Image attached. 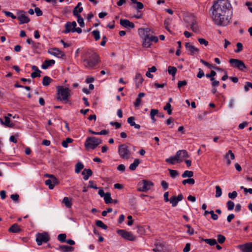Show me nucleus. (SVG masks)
<instances>
[{
	"label": "nucleus",
	"instance_id": "obj_1",
	"mask_svg": "<svg viewBox=\"0 0 252 252\" xmlns=\"http://www.w3.org/2000/svg\"><path fill=\"white\" fill-rule=\"evenodd\" d=\"M82 59L85 67L89 69H93L98 64V55L92 51L85 52L82 56Z\"/></svg>",
	"mask_w": 252,
	"mask_h": 252
},
{
	"label": "nucleus",
	"instance_id": "obj_2",
	"mask_svg": "<svg viewBox=\"0 0 252 252\" xmlns=\"http://www.w3.org/2000/svg\"><path fill=\"white\" fill-rule=\"evenodd\" d=\"M213 11L228 14L232 6L228 0H218L212 7Z\"/></svg>",
	"mask_w": 252,
	"mask_h": 252
},
{
	"label": "nucleus",
	"instance_id": "obj_3",
	"mask_svg": "<svg viewBox=\"0 0 252 252\" xmlns=\"http://www.w3.org/2000/svg\"><path fill=\"white\" fill-rule=\"evenodd\" d=\"M212 18L214 23L218 26H225L229 23L228 14L212 11Z\"/></svg>",
	"mask_w": 252,
	"mask_h": 252
},
{
	"label": "nucleus",
	"instance_id": "obj_4",
	"mask_svg": "<svg viewBox=\"0 0 252 252\" xmlns=\"http://www.w3.org/2000/svg\"><path fill=\"white\" fill-rule=\"evenodd\" d=\"M102 143L100 139L95 137H89L87 138L85 146L87 149H94L98 145Z\"/></svg>",
	"mask_w": 252,
	"mask_h": 252
},
{
	"label": "nucleus",
	"instance_id": "obj_5",
	"mask_svg": "<svg viewBox=\"0 0 252 252\" xmlns=\"http://www.w3.org/2000/svg\"><path fill=\"white\" fill-rule=\"evenodd\" d=\"M118 153L120 157L125 159H129L131 156V152L128 147L125 144L120 145L118 147Z\"/></svg>",
	"mask_w": 252,
	"mask_h": 252
},
{
	"label": "nucleus",
	"instance_id": "obj_6",
	"mask_svg": "<svg viewBox=\"0 0 252 252\" xmlns=\"http://www.w3.org/2000/svg\"><path fill=\"white\" fill-rule=\"evenodd\" d=\"M139 32H142L141 38H142V46L144 48L150 47L151 45V41L149 34L148 29H140Z\"/></svg>",
	"mask_w": 252,
	"mask_h": 252
},
{
	"label": "nucleus",
	"instance_id": "obj_7",
	"mask_svg": "<svg viewBox=\"0 0 252 252\" xmlns=\"http://www.w3.org/2000/svg\"><path fill=\"white\" fill-rule=\"evenodd\" d=\"M57 99L60 100L67 101L70 95V90L67 88L59 87L58 88Z\"/></svg>",
	"mask_w": 252,
	"mask_h": 252
},
{
	"label": "nucleus",
	"instance_id": "obj_8",
	"mask_svg": "<svg viewBox=\"0 0 252 252\" xmlns=\"http://www.w3.org/2000/svg\"><path fill=\"white\" fill-rule=\"evenodd\" d=\"M153 185V183L151 181L143 180L138 183V190L140 191L146 192L149 190Z\"/></svg>",
	"mask_w": 252,
	"mask_h": 252
},
{
	"label": "nucleus",
	"instance_id": "obj_9",
	"mask_svg": "<svg viewBox=\"0 0 252 252\" xmlns=\"http://www.w3.org/2000/svg\"><path fill=\"white\" fill-rule=\"evenodd\" d=\"M117 232L123 238L127 240L134 241L136 239L135 236H134L130 232H128L123 229H119L117 230Z\"/></svg>",
	"mask_w": 252,
	"mask_h": 252
},
{
	"label": "nucleus",
	"instance_id": "obj_10",
	"mask_svg": "<svg viewBox=\"0 0 252 252\" xmlns=\"http://www.w3.org/2000/svg\"><path fill=\"white\" fill-rule=\"evenodd\" d=\"M49 240V237L47 233H38L36 234V241L38 246L43 243H46Z\"/></svg>",
	"mask_w": 252,
	"mask_h": 252
},
{
	"label": "nucleus",
	"instance_id": "obj_11",
	"mask_svg": "<svg viewBox=\"0 0 252 252\" xmlns=\"http://www.w3.org/2000/svg\"><path fill=\"white\" fill-rule=\"evenodd\" d=\"M46 176L50 177V179L45 181V185L48 186L50 189H52L55 186L59 184L58 180L53 175H47Z\"/></svg>",
	"mask_w": 252,
	"mask_h": 252
},
{
	"label": "nucleus",
	"instance_id": "obj_12",
	"mask_svg": "<svg viewBox=\"0 0 252 252\" xmlns=\"http://www.w3.org/2000/svg\"><path fill=\"white\" fill-rule=\"evenodd\" d=\"M229 63L234 67L238 68L240 70H243L246 68L244 62L238 59H231Z\"/></svg>",
	"mask_w": 252,
	"mask_h": 252
},
{
	"label": "nucleus",
	"instance_id": "obj_13",
	"mask_svg": "<svg viewBox=\"0 0 252 252\" xmlns=\"http://www.w3.org/2000/svg\"><path fill=\"white\" fill-rule=\"evenodd\" d=\"M17 18L20 21V24L28 23L30 21V19L23 13L20 11L17 13Z\"/></svg>",
	"mask_w": 252,
	"mask_h": 252
},
{
	"label": "nucleus",
	"instance_id": "obj_14",
	"mask_svg": "<svg viewBox=\"0 0 252 252\" xmlns=\"http://www.w3.org/2000/svg\"><path fill=\"white\" fill-rule=\"evenodd\" d=\"M184 197L182 194H180L178 196H173L170 198V202L173 207H175L177 205L179 201H181Z\"/></svg>",
	"mask_w": 252,
	"mask_h": 252
},
{
	"label": "nucleus",
	"instance_id": "obj_15",
	"mask_svg": "<svg viewBox=\"0 0 252 252\" xmlns=\"http://www.w3.org/2000/svg\"><path fill=\"white\" fill-rule=\"evenodd\" d=\"M77 26L76 22L73 21L72 22H68L65 25V30L63 32L64 33H67L70 32H72V30L74 28Z\"/></svg>",
	"mask_w": 252,
	"mask_h": 252
},
{
	"label": "nucleus",
	"instance_id": "obj_16",
	"mask_svg": "<svg viewBox=\"0 0 252 252\" xmlns=\"http://www.w3.org/2000/svg\"><path fill=\"white\" fill-rule=\"evenodd\" d=\"M120 23L121 26L126 28L133 29L134 28V24L127 19H121Z\"/></svg>",
	"mask_w": 252,
	"mask_h": 252
},
{
	"label": "nucleus",
	"instance_id": "obj_17",
	"mask_svg": "<svg viewBox=\"0 0 252 252\" xmlns=\"http://www.w3.org/2000/svg\"><path fill=\"white\" fill-rule=\"evenodd\" d=\"M185 46L187 49L188 51L190 52V54L191 55L198 54L199 53V49L190 45L189 43H186Z\"/></svg>",
	"mask_w": 252,
	"mask_h": 252
},
{
	"label": "nucleus",
	"instance_id": "obj_18",
	"mask_svg": "<svg viewBox=\"0 0 252 252\" xmlns=\"http://www.w3.org/2000/svg\"><path fill=\"white\" fill-rule=\"evenodd\" d=\"M189 155L186 150H179L177 151L176 154V158L179 160H181L182 158H189Z\"/></svg>",
	"mask_w": 252,
	"mask_h": 252
},
{
	"label": "nucleus",
	"instance_id": "obj_19",
	"mask_svg": "<svg viewBox=\"0 0 252 252\" xmlns=\"http://www.w3.org/2000/svg\"><path fill=\"white\" fill-rule=\"evenodd\" d=\"M243 252H252V242L239 246Z\"/></svg>",
	"mask_w": 252,
	"mask_h": 252
},
{
	"label": "nucleus",
	"instance_id": "obj_20",
	"mask_svg": "<svg viewBox=\"0 0 252 252\" xmlns=\"http://www.w3.org/2000/svg\"><path fill=\"white\" fill-rule=\"evenodd\" d=\"M224 158L226 160L227 166H229L231 164V160H233L235 158V156L231 150H229L225 155Z\"/></svg>",
	"mask_w": 252,
	"mask_h": 252
},
{
	"label": "nucleus",
	"instance_id": "obj_21",
	"mask_svg": "<svg viewBox=\"0 0 252 252\" xmlns=\"http://www.w3.org/2000/svg\"><path fill=\"white\" fill-rule=\"evenodd\" d=\"M5 121L4 122L3 120L0 118V123L2 125H3L7 127H13L14 125L12 123H10V118L8 116L4 117Z\"/></svg>",
	"mask_w": 252,
	"mask_h": 252
},
{
	"label": "nucleus",
	"instance_id": "obj_22",
	"mask_svg": "<svg viewBox=\"0 0 252 252\" xmlns=\"http://www.w3.org/2000/svg\"><path fill=\"white\" fill-rule=\"evenodd\" d=\"M55 63L54 60H46L41 65L42 68L44 69H47L49 66L53 65Z\"/></svg>",
	"mask_w": 252,
	"mask_h": 252
},
{
	"label": "nucleus",
	"instance_id": "obj_23",
	"mask_svg": "<svg viewBox=\"0 0 252 252\" xmlns=\"http://www.w3.org/2000/svg\"><path fill=\"white\" fill-rule=\"evenodd\" d=\"M50 53L58 58H62L64 55V53L62 51L57 48L53 49L52 51L50 52Z\"/></svg>",
	"mask_w": 252,
	"mask_h": 252
},
{
	"label": "nucleus",
	"instance_id": "obj_24",
	"mask_svg": "<svg viewBox=\"0 0 252 252\" xmlns=\"http://www.w3.org/2000/svg\"><path fill=\"white\" fill-rule=\"evenodd\" d=\"M82 174L84 175V179L85 180H88L89 177L91 176L93 174V172L90 169H85L82 172Z\"/></svg>",
	"mask_w": 252,
	"mask_h": 252
},
{
	"label": "nucleus",
	"instance_id": "obj_25",
	"mask_svg": "<svg viewBox=\"0 0 252 252\" xmlns=\"http://www.w3.org/2000/svg\"><path fill=\"white\" fill-rule=\"evenodd\" d=\"M8 231L12 233H19L21 231V229L18 224L14 223L9 228Z\"/></svg>",
	"mask_w": 252,
	"mask_h": 252
},
{
	"label": "nucleus",
	"instance_id": "obj_26",
	"mask_svg": "<svg viewBox=\"0 0 252 252\" xmlns=\"http://www.w3.org/2000/svg\"><path fill=\"white\" fill-rule=\"evenodd\" d=\"M60 250L62 252H72L74 250V248L71 246L61 245L60 246Z\"/></svg>",
	"mask_w": 252,
	"mask_h": 252
},
{
	"label": "nucleus",
	"instance_id": "obj_27",
	"mask_svg": "<svg viewBox=\"0 0 252 252\" xmlns=\"http://www.w3.org/2000/svg\"><path fill=\"white\" fill-rule=\"evenodd\" d=\"M140 163V160L139 159L136 158L134 159V162L130 164L129 165V168L130 170L132 171H134L136 169V167L138 166V165Z\"/></svg>",
	"mask_w": 252,
	"mask_h": 252
},
{
	"label": "nucleus",
	"instance_id": "obj_28",
	"mask_svg": "<svg viewBox=\"0 0 252 252\" xmlns=\"http://www.w3.org/2000/svg\"><path fill=\"white\" fill-rule=\"evenodd\" d=\"M63 203L64 204L67 208H71L72 206L71 199L67 197H64L63 200Z\"/></svg>",
	"mask_w": 252,
	"mask_h": 252
},
{
	"label": "nucleus",
	"instance_id": "obj_29",
	"mask_svg": "<svg viewBox=\"0 0 252 252\" xmlns=\"http://www.w3.org/2000/svg\"><path fill=\"white\" fill-rule=\"evenodd\" d=\"M135 79L136 80V85L137 87H138L140 85H141L144 79L140 73H137L135 76Z\"/></svg>",
	"mask_w": 252,
	"mask_h": 252
},
{
	"label": "nucleus",
	"instance_id": "obj_30",
	"mask_svg": "<svg viewBox=\"0 0 252 252\" xmlns=\"http://www.w3.org/2000/svg\"><path fill=\"white\" fill-rule=\"evenodd\" d=\"M158 110L152 109L150 112V117L153 122H155L156 120L155 118V116L156 115H158Z\"/></svg>",
	"mask_w": 252,
	"mask_h": 252
},
{
	"label": "nucleus",
	"instance_id": "obj_31",
	"mask_svg": "<svg viewBox=\"0 0 252 252\" xmlns=\"http://www.w3.org/2000/svg\"><path fill=\"white\" fill-rule=\"evenodd\" d=\"M52 81V79L49 77L47 76H44L43 79L42 84L44 86H47L50 84Z\"/></svg>",
	"mask_w": 252,
	"mask_h": 252
},
{
	"label": "nucleus",
	"instance_id": "obj_32",
	"mask_svg": "<svg viewBox=\"0 0 252 252\" xmlns=\"http://www.w3.org/2000/svg\"><path fill=\"white\" fill-rule=\"evenodd\" d=\"M156 247L153 249L154 252H161L162 251V245L161 243H157L155 244Z\"/></svg>",
	"mask_w": 252,
	"mask_h": 252
},
{
	"label": "nucleus",
	"instance_id": "obj_33",
	"mask_svg": "<svg viewBox=\"0 0 252 252\" xmlns=\"http://www.w3.org/2000/svg\"><path fill=\"white\" fill-rule=\"evenodd\" d=\"M84 168L83 164L79 162H78L75 165V172L76 173H79L80 172L81 170Z\"/></svg>",
	"mask_w": 252,
	"mask_h": 252
},
{
	"label": "nucleus",
	"instance_id": "obj_34",
	"mask_svg": "<svg viewBox=\"0 0 252 252\" xmlns=\"http://www.w3.org/2000/svg\"><path fill=\"white\" fill-rule=\"evenodd\" d=\"M83 8L82 7L79 8L74 7L73 11V14L76 17H77L78 16H81L79 13H81L83 11Z\"/></svg>",
	"mask_w": 252,
	"mask_h": 252
},
{
	"label": "nucleus",
	"instance_id": "obj_35",
	"mask_svg": "<svg viewBox=\"0 0 252 252\" xmlns=\"http://www.w3.org/2000/svg\"><path fill=\"white\" fill-rule=\"evenodd\" d=\"M177 71V69L175 67L169 66L168 67V72L169 74H171L173 76H175Z\"/></svg>",
	"mask_w": 252,
	"mask_h": 252
},
{
	"label": "nucleus",
	"instance_id": "obj_36",
	"mask_svg": "<svg viewBox=\"0 0 252 252\" xmlns=\"http://www.w3.org/2000/svg\"><path fill=\"white\" fill-rule=\"evenodd\" d=\"M95 224L98 227H101L103 229H107L108 226L105 224L101 220H97L95 221Z\"/></svg>",
	"mask_w": 252,
	"mask_h": 252
},
{
	"label": "nucleus",
	"instance_id": "obj_37",
	"mask_svg": "<svg viewBox=\"0 0 252 252\" xmlns=\"http://www.w3.org/2000/svg\"><path fill=\"white\" fill-rule=\"evenodd\" d=\"M103 198L106 204L111 203L112 201V199L111 197V194L109 192L106 193Z\"/></svg>",
	"mask_w": 252,
	"mask_h": 252
},
{
	"label": "nucleus",
	"instance_id": "obj_38",
	"mask_svg": "<svg viewBox=\"0 0 252 252\" xmlns=\"http://www.w3.org/2000/svg\"><path fill=\"white\" fill-rule=\"evenodd\" d=\"M193 176V172L191 171L186 170L182 174L183 178L189 177L191 178Z\"/></svg>",
	"mask_w": 252,
	"mask_h": 252
},
{
	"label": "nucleus",
	"instance_id": "obj_39",
	"mask_svg": "<svg viewBox=\"0 0 252 252\" xmlns=\"http://www.w3.org/2000/svg\"><path fill=\"white\" fill-rule=\"evenodd\" d=\"M190 29L194 32H197L199 31L198 26L196 24L195 21L192 22L191 24L190 25Z\"/></svg>",
	"mask_w": 252,
	"mask_h": 252
},
{
	"label": "nucleus",
	"instance_id": "obj_40",
	"mask_svg": "<svg viewBox=\"0 0 252 252\" xmlns=\"http://www.w3.org/2000/svg\"><path fill=\"white\" fill-rule=\"evenodd\" d=\"M203 240L210 246H214L217 243L216 240L214 239H206Z\"/></svg>",
	"mask_w": 252,
	"mask_h": 252
},
{
	"label": "nucleus",
	"instance_id": "obj_41",
	"mask_svg": "<svg viewBox=\"0 0 252 252\" xmlns=\"http://www.w3.org/2000/svg\"><path fill=\"white\" fill-rule=\"evenodd\" d=\"M175 161H179L178 159L176 158V156L174 157H171L166 159V161L171 164H175Z\"/></svg>",
	"mask_w": 252,
	"mask_h": 252
},
{
	"label": "nucleus",
	"instance_id": "obj_42",
	"mask_svg": "<svg viewBox=\"0 0 252 252\" xmlns=\"http://www.w3.org/2000/svg\"><path fill=\"white\" fill-rule=\"evenodd\" d=\"M73 141V139L70 138H67L65 140L62 142V146L64 148H67L68 147V144L71 143Z\"/></svg>",
	"mask_w": 252,
	"mask_h": 252
},
{
	"label": "nucleus",
	"instance_id": "obj_43",
	"mask_svg": "<svg viewBox=\"0 0 252 252\" xmlns=\"http://www.w3.org/2000/svg\"><path fill=\"white\" fill-rule=\"evenodd\" d=\"M194 183H195V181L192 178L186 179L182 181V184L184 185H185L186 184L193 185V184H194Z\"/></svg>",
	"mask_w": 252,
	"mask_h": 252
},
{
	"label": "nucleus",
	"instance_id": "obj_44",
	"mask_svg": "<svg viewBox=\"0 0 252 252\" xmlns=\"http://www.w3.org/2000/svg\"><path fill=\"white\" fill-rule=\"evenodd\" d=\"M92 34L94 35V39L96 41H97L100 39V33L98 30H94L93 31Z\"/></svg>",
	"mask_w": 252,
	"mask_h": 252
},
{
	"label": "nucleus",
	"instance_id": "obj_45",
	"mask_svg": "<svg viewBox=\"0 0 252 252\" xmlns=\"http://www.w3.org/2000/svg\"><path fill=\"white\" fill-rule=\"evenodd\" d=\"M171 105L170 103H166V105L163 107V109L167 111V113L169 115H171L172 113V110L171 109Z\"/></svg>",
	"mask_w": 252,
	"mask_h": 252
},
{
	"label": "nucleus",
	"instance_id": "obj_46",
	"mask_svg": "<svg viewBox=\"0 0 252 252\" xmlns=\"http://www.w3.org/2000/svg\"><path fill=\"white\" fill-rule=\"evenodd\" d=\"M170 176L172 178H175L176 177L179 175V173L177 170H172V169H168Z\"/></svg>",
	"mask_w": 252,
	"mask_h": 252
},
{
	"label": "nucleus",
	"instance_id": "obj_47",
	"mask_svg": "<svg viewBox=\"0 0 252 252\" xmlns=\"http://www.w3.org/2000/svg\"><path fill=\"white\" fill-rule=\"evenodd\" d=\"M216 193L215 196L216 197H220L222 194L221 189L220 186H216Z\"/></svg>",
	"mask_w": 252,
	"mask_h": 252
},
{
	"label": "nucleus",
	"instance_id": "obj_48",
	"mask_svg": "<svg viewBox=\"0 0 252 252\" xmlns=\"http://www.w3.org/2000/svg\"><path fill=\"white\" fill-rule=\"evenodd\" d=\"M66 237V235L65 234H60L58 236V239L61 242H64L65 241Z\"/></svg>",
	"mask_w": 252,
	"mask_h": 252
},
{
	"label": "nucleus",
	"instance_id": "obj_49",
	"mask_svg": "<svg viewBox=\"0 0 252 252\" xmlns=\"http://www.w3.org/2000/svg\"><path fill=\"white\" fill-rule=\"evenodd\" d=\"M217 240L219 243L222 244L225 240V237L221 234H219L217 236Z\"/></svg>",
	"mask_w": 252,
	"mask_h": 252
},
{
	"label": "nucleus",
	"instance_id": "obj_50",
	"mask_svg": "<svg viewBox=\"0 0 252 252\" xmlns=\"http://www.w3.org/2000/svg\"><path fill=\"white\" fill-rule=\"evenodd\" d=\"M227 206L228 210H232L234 207V203L231 200H229L227 202Z\"/></svg>",
	"mask_w": 252,
	"mask_h": 252
},
{
	"label": "nucleus",
	"instance_id": "obj_51",
	"mask_svg": "<svg viewBox=\"0 0 252 252\" xmlns=\"http://www.w3.org/2000/svg\"><path fill=\"white\" fill-rule=\"evenodd\" d=\"M77 22L79 23V25L81 27H84L85 26L84 20L83 18L81 16H78L77 17Z\"/></svg>",
	"mask_w": 252,
	"mask_h": 252
},
{
	"label": "nucleus",
	"instance_id": "obj_52",
	"mask_svg": "<svg viewBox=\"0 0 252 252\" xmlns=\"http://www.w3.org/2000/svg\"><path fill=\"white\" fill-rule=\"evenodd\" d=\"M237 49L235 50V53L240 52L243 50V45L241 43L238 42L236 44Z\"/></svg>",
	"mask_w": 252,
	"mask_h": 252
},
{
	"label": "nucleus",
	"instance_id": "obj_53",
	"mask_svg": "<svg viewBox=\"0 0 252 252\" xmlns=\"http://www.w3.org/2000/svg\"><path fill=\"white\" fill-rule=\"evenodd\" d=\"M135 118L133 117H130L127 119V123L132 126L135 124L134 122Z\"/></svg>",
	"mask_w": 252,
	"mask_h": 252
},
{
	"label": "nucleus",
	"instance_id": "obj_54",
	"mask_svg": "<svg viewBox=\"0 0 252 252\" xmlns=\"http://www.w3.org/2000/svg\"><path fill=\"white\" fill-rule=\"evenodd\" d=\"M250 88L252 89V83L250 82H247L246 83V85L244 86L245 91L246 92H248Z\"/></svg>",
	"mask_w": 252,
	"mask_h": 252
},
{
	"label": "nucleus",
	"instance_id": "obj_55",
	"mask_svg": "<svg viewBox=\"0 0 252 252\" xmlns=\"http://www.w3.org/2000/svg\"><path fill=\"white\" fill-rule=\"evenodd\" d=\"M198 42L201 45L207 46L208 44V41L204 38H199L198 39Z\"/></svg>",
	"mask_w": 252,
	"mask_h": 252
},
{
	"label": "nucleus",
	"instance_id": "obj_56",
	"mask_svg": "<svg viewBox=\"0 0 252 252\" xmlns=\"http://www.w3.org/2000/svg\"><path fill=\"white\" fill-rule=\"evenodd\" d=\"M170 20L169 19H166L164 21V25L165 29L169 32H170V29L169 28V25L170 23Z\"/></svg>",
	"mask_w": 252,
	"mask_h": 252
},
{
	"label": "nucleus",
	"instance_id": "obj_57",
	"mask_svg": "<svg viewBox=\"0 0 252 252\" xmlns=\"http://www.w3.org/2000/svg\"><path fill=\"white\" fill-rule=\"evenodd\" d=\"M237 196V192L236 191H233L232 192L228 193V197L231 199H234Z\"/></svg>",
	"mask_w": 252,
	"mask_h": 252
},
{
	"label": "nucleus",
	"instance_id": "obj_58",
	"mask_svg": "<svg viewBox=\"0 0 252 252\" xmlns=\"http://www.w3.org/2000/svg\"><path fill=\"white\" fill-rule=\"evenodd\" d=\"M186 227H187L188 228L187 233L190 235H192L194 233V230H193V229L192 228H191L190 225L189 224H187L186 225Z\"/></svg>",
	"mask_w": 252,
	"mask_h": 252
},
{
	"label": "nucleus",
	"instance_id": "obj_59",
	"mask_svg": "<svg viewBox=\"0 0 252 252\" xmlns=\"http://www.w3.org/2000/svg\"><path fill=\"white\" fill-rule=\"evenodd\" d=\"M3 12L7 16L11 17L13 19L16 18V16L13 15V14L11 12L6 11H4Z\"/></svg>",
	"mask_w": 252,
	"mask_h": 252
},
{
	"label": "nucleus",
	"instance_id": "obj_60",
	"mask_svg": "<svg viewBox=\"0 0 252 252\" xmlns=\"http://www.w3.org/2000/svg\"><path fill=\"white\" fill-rule=\"evenodd\" d=\"M19 136V135L18 133L16 134L15 135H11L10 137V138H9V140L12 142H13L14 143H16L17 142V140H16V139L15 138L16 137H18Z\"/></svg>",
	"mask_w": 252,
	"mask_h": 252
},
{
	"label": "nucleus",
	"instance_id": "obj_61",
	"mask_svg": "<svg viewBox=\"0 0 252 252\" xmlns=\"http://www.w3.org/2000/svg\"><path fill=\"white\" fill-rule=\"evenodd\" d=\"M187 84V82L186 80L179 81L178 82V87L181 88L182 86H186Z\"/></svg>",
	"mask_w": 252,
	"mask_h": 252
},
{
	"label": "nucleus",
	"instance_id": "obj_62",
	"mask_svg": "<svg viewBox=\"0 0 252 252\" xmlns=\"http://www.w3.org/2000/svg\"><path fill=\"white\" fill-rule=\"evenodd\" d=\"M204 76V73L202 69L199 68L198 72L197 74V77L199 78H201Z\"/></svg>",
	"mask_w": 252,
	"mask_h": 252
},
{
	"label": "nucleus",
	"instance_id": "obj_63",
	"mask_svg": "<svg viewBox=\"0 0 252 252\" xmlns=\"http://www.w3.org/2000/svg\"><path fill=\"white\" fill-rule=\"evenodd\" d=\"M34 11L37 16H41L43 14L42 11L39 7H36L34 9Z\"/></svg>",
	"mask_w": 252,
	"mask_h": 252
},
{
	"label": "nucleus",
	"instance_id": "obj_64",
	"mask_svg": "<svg viewBox=\"0 0 252 252\" xmlns=\"http://www.w3.org/2000/svg\"><path fill=\"white\" fill-rule=\"evenodd\" d=\"M161 185L162 187V188H163L164 190L167 189L168 187V185L167 183L165 181H162L161 182Z\"/></svg>",
	"mask_w": 252,
	"mask_h": 252
}]
</instances>
